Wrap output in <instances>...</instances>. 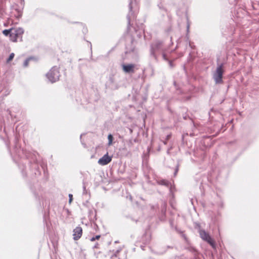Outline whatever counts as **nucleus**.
Masks as SVG:
<instances>
[{"instance_id":"f257e3e1","label":"nucleus","mask_w":259,"mask_h":259,"mask_svg":"<svg viewBox=\"0 0 259 259\" xmlns=\"http://www.w3.org/2000/svg\"><path fill=\"white\" fill-rule=\"evenodd\" d=\"M129 9L130 12L127 16V19L128 21V28L131 25V21L135 18L136 15L138 12L139 7L136 0H131V2L129 4Z\"/></svg>"},{"instance_id":"f03ea898","label":"nucleus","mask_w":259,"mask_h":259,"mask_svg":"<svg viewBox=\"0 0 259 259\" xmlns=\"http://www.w3.org/2000/svg\"><path fill=\"white\" fill-rule=\"evenodd\" d=\"M223 64H221L218 65L216 70L213 73V78L216 84H221L223 83Z\"/></svg>"},{"instance_id":"7ed1b4c3","label":"nucleus","mask_w":259,"mask_h":259,"mask_svg":"<svg viewBox=\"0 0 259 259\" xmlns=\"http://www.w3.org/2000/svg\"><path fill=\"white\" fill-rule=\"evenodd\" d=\"M60 75L59 68L57 66L53 67L46 74L48 79L52 83L58 81L59 79Z\"/></svg>"},{"instance_id":"20e7f679","label":"nucleus","mask_w":259,"mask_h":259,"mask_svg":"<svg viewBox=\"0 0 259 259\" xmlns=\"http://www.w3.org/2000/svg\"><path fill=\"white\" fill-rule=\"evenodd\" d=\"M24 32V29L22 28H12L10 35V40L12 41L16 42L19 38L22 39Z\"/></svg>"},{"instance_id":"39448f33","label":"nucleus","mask_w":259,"mask_h":259,"mask_svg":"<svg viewBox=\"0 0 259 259\" xmlns=\"http://www.w3.org/2000/svg\"><path fill=\"white\" fill-rule=\"evenodd\" d=\"M199 233L200 237L202 240L209 243L213 248L215 247V244L214 240L208 233L203 230H200Z\"/></svg>"},{"instance_id":"423d86ee","label":"nucleus","mask_w":259,"mask_h":259,"mask_svg":"<svg viewBox=\"0 0 259 259\" xmlns=\"http://www.w3.org/2000/svg\"><path fill=\"white\" fill-rule=\"evenodd\" d=\"M163 51L162 44L161 42L157 41L151 45L150 54L155 59H156V54Z\"/></svg>"},{"instance_id":"0eeeda50","label":"nucleus","mask_w":259,"mask_h":259,"mask_svg":"<svg viewBox=\"0 0 259 259\" xmlns=\"http://www.w3.org/2000/svg\"><path fill=\"white\" fill-rule=\"evenodd\" d=\"M136 65L133 64H122V67L124 72L126 73H133L135 71Z\"/></svg>"},{"instance_id":"6e6552de","label":"nucleus","mask_w":259,"mask_h":259,"mask_svg":"<svg viewBox=\"0 0 259 259\" xmlns=\"http://www.w3.org/2000/svg\"><path fill=\"white\" fill-rule=\"evenodd\" d=\"M112 160V157L108 155V153L100 158L98 163L101 165H105L108 164Z\"/></svg>"},{"instance_id":"1a4fd4ad","label":"nucleus","mask_w":259,"mask_h":259,"mask_svg":"<svg viewBox=\"0 0 259 259\" xmlns=\"http://www.w3.org/2000/svg\"><path fill=\"white\" fill-rule=\"evenodd\" d=\"M82 233V228L80 227H76L74 230H73V239L75 240H77L79 239Z\"/></svg>"},{"instance_id":"9d476101","label":"nucleus","mask_w":259,"mask_h":259,"mask_svg":"<svg viewBox=\"0 0 259 259\" xmlns=\"http://www.w3.org/2000/svg\"><path fill=\"white\" fill-rule=\"evenodd\" d=\"M158 183L160 185H164L167 187L169 186L170 183L165 180H161L158 181Z\"/></svg>"},{"instance_id":"9b49d317","label":"nucleus","mask_w":259,"mask_h":259,"mask_svg":"<svg viewBox=\"0 0 259 259\" xmlns=\"http://www.w3.org/2000/svg\"><path fill=\"white\" fill-rule=\"evenodd\" d=\"M12 30V28L9 29H5V30L3 31V33L5 36H8V35L10 36V33L11 32Z\"/></svg>"},{"instance_id":"f8f14e48","label":"nucleus","mask_w":259,"mask_h":259,"mask_svg":"<svg viewBox=\"0 0 259 259\" xmlns=\"http://www.w3.org/2000/svg\"><path fill=\"white\" fill-rule=\"evenodd\" d=\"M108 145H111L112 144V141L113 140V136L111 134H109L108 136Z\"/></svg>"},{"instance_id":"ddd939ff","label":"nucleus","mask_w":259,"mask_h":259,"mask_svg":"<svg viewBox=\"0 0 259 259\" xmlns=\"http://www.w3.org/2000/svg\"><path fill=\"white\" fill-rule=\"evenodd\" d=\"M14 56H15L14 53H12L10 55V56H9V58H8V59H7V62H9L10 61H11V60H12L13 59L14 57Z\"/></svg>"},{"instance_id":"4468645a","label":"nucleus","mask_w":259,"mask_h":259,"mask_svg":"<svg viewBox=\"0 0 259 259\" xmlns=\"http://www.w3.org/2000/svg\"><path fill=\"white\" fill-rule=\"evenodd\" d=\"M30 59V58H28V59L25 60V61L24 62V64H23L24 67H27L28 65V62H29Z\"/></svg>"},{"instance_id":"2eb2a0df","label":"nucleus","mask_w":259,"mask_h":259,"mask_svg":"<svg viewBox=\"0 0 259 259\" xmlns=\"http://www.w3.org/2000/svg\"><path fill=\"white\" fill-rule=\"evenodd\" d=\"M69 203H71L72 200V199H73V195L71 194H69Z\"/></svg>"},{"instance_id":"dca6fc26","label":"nucleus","mask_w":259,"mask_h":259,"mask_svg":"<svg viewBox=\"0 0 259 259\" xmlns=\"http://www.w3.org/2000/svg\"><path fill=\"white\" fill-rule=\"evenodd\" d=\"M119 250H117L115 253H114V254L112 256V258L113 257V256H115V257H117L118 256V253L119 252Z\"/></svg>"},{"instance_id":"f3484780","label":"nucleus","mask_w":259,"mask_h":259,"mask_svg":"<svg viewBox=\"0 0 259 259\" xmlns=\"http://www.w3.org/2000/svg\"><path fill=\"white\" fill-rule=\"evenodd\" d=\"M162 57H163V58L164 60H165L166 61L168 60V59H167V58L166 57V55L165 54V53H163Z\"/></svg>"},{"instance_id":"a211bd4d","label":"nucleus","mask_w":259,"mask_h":259,"mask_svg":"<svg viewBox=\"0 0 259 259\" xmlns=\"http://www.w3.org/2000/svg\"><path fill=\"white\" fill-rule=\"evenodd\" d=\"M100 237H101L100 235H96V236L94 237V238H95V240H98L100 238Z\"/></svg>"},{"instance_id":"6ab92c4d","label":"nucleus","mask_w":259,"mask_h":259,"mask_svg":"<svg viewBox=\"0 0 259 259\" xmlns=\"http://www.w3.org/2000/svg\"><path fill=\"white\" fill-rule=\"evenodd\" d=\"M178 171V167H177L176 168V170H175V173H174V175H175V176H176V175H177V173Z\"/></svg>"},{"instance_id":"aec40b11","label":"nucleus","mask_w":259,"mask_h":259,"mask_svg":"<svg viewBox=\"0 0 259 259\" xmlns=\"http://www.w3.org/2000/svg\"><path fill=\"white\" fill-rule=\"evenodd\" d=\"M99 244L98 243L96 244L93 247L94 248H98Z\"/></svg>"},{"instance_id":"412c9836","label":"nucleus","mask_w":259,"mask_h":259,"mask_svg":"<svg viewBox=\"0 0 259 259\" xmlns=\"http://www.w3.org/2000/svg\"><path fill=\"white\" fill-rule=\"evenodd\" d=\"M90 240H91V241H95L96 240H95V239L94 237H92V238L90 239Z\"/></svg>"},{"instance_id":"4be33fe9","label":"nucleus","mask_w":259,"mask_h":259,"mask_svg":"<svg viewBox=\"0 0 259 259\" xmlns=\"http://www.w3.org/2000/svg\"><path fill=\"white\" fill-rule=\"evenodd\" d=\"M169 64L170 67H172V62L171 61H169Z\"/></svg>"},{"instance_id":"5701e85b","label":"nucleus","mask_w":259,"mask_h":259,"mask_svg":"<svg viewBox=\"0 0 259 259\" xmlns=\"http://www.w3.org/2000/svg\"><path fill=\"white\" fill-rule=\"evenodd\" d=\"M83 189H84L83 193H85V191H86V189H85V187H83Z\"/></svg>"},{"instance_id":"b1692460","label":"nucleus","mask_w":259,"mask_h":259,"mask_svg":"<svg viewBox=\"0 0 259 259\" xmlns=\"http://www.w3.org/2000/svg\"><path fill=\"white\" fill-rule=\"evenodd\" d=\"M170 137V135H167V139H168Z\"/></svg>"},{"instance_id":"393cba45","label":"nucleus","mask_w":259,"mask_h":259,"mask_svg":"<svg viewBox=\"0 0 259 259\" xmlns=\"http://www.w3.org/2000/svg\"><path fill=\"white\" fill-rule=\"evenodd\" d=\"M170 150V149H168V150H167V153H169V150Z\"/></svg>"},{"instance_id":"a878e982","label":"nucleus","mask_w":259,"mask_h":259,"mask_svg":"<svg viewBox=\"0 0 259 259\" xmlns=\"http://www.w3.org/2000/svg\"><path fill=\"white\" fill-rule=\"evenodd\" d=\"M163 143L165 145V144H166V142L165 141V142H163Z\"/></svg>"},{"instance_id":"bb28decb","label":"nucleus","mask_w":259,"mask_h":259,"mask_svg":"<svg viewBox=\"0 0 259 259\" xmlns=\"http://www.w3.org/2000/svg\"><path fill=\"white\" fill-rule=\"evenodd\" d=\"M141 32H143V29H142L141 30Z\"/></svg>"},{"instance_id":"cd10ccee","label":"nucleus","mask_w":259,"mask_h":259,"mask_svg":"<svg viewBox=\"0 0 259 259\" xmlns=\"http://www.w3.org/2000/svg\"><path fill=\"white\" fill-rule=\"evenodd\" d=\"M189 25H188V26H187V29H189Z\"/></svg>"}]
</instances>
